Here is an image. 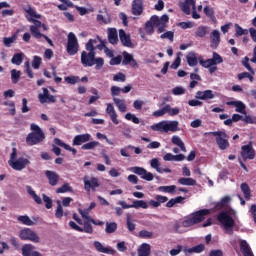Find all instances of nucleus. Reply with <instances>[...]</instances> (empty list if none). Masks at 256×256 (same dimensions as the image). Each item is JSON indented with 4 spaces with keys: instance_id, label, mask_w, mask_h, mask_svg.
Here are the masks:
<instances>
[{
    "instance_id": "39",
    "label": "nucleus",
    "mask_w": 256,
    "mask_h": 256,
    "mask_svg": "<svg viewBox=\"0 0 256 256\" xmlns=\"http://www.w3.org/2000/svg\"><path fill=\"white\" fill-rule=\"evenodd\" d=\"M132 209H149V205L145 200H133Z\"/></svg>"
},
{
    "instance_id": "27",
    "label": "nucleus",
    "mask_w": 256,
    "mask_h": 256,
    "mask_svg": "<svg viewBox=\"0 0 256 256\" xmlns=\"http://www.w3.org/2000/svg\"><path fill=\"white\" fill-rule=\"evenodd\" d=\"M183 251L185 255H191V253H203V251H205V244H198L196 246H193L192 248H184Z\"/></svg>"
},
{
    "instance_id": "45",
    "label": "nucleus",
    "mask_w": 256,
    "mask_h": 256,
    "mask_svg": "<svg viewBox=\"0 0 256 256\" xmlns=\"http://www.w3.org/2000/svg\"><path fill=\"white\" fill-rule=\"evenodd\" d=\"M175 189H177V186L175 185L158 187V191L161 193H175Z\"/></svg>"
},
{
    "instance_id": "59",
    "label": "nucleus",
    "mask_w": 256,
    "mask_h": 256,
    "mask_svg": "<svg viewBox=\"0 0 256 256\" xmlns=\"http://www.w3.org/2000/svg\"><path fill=\"white\" fill-rule=\"evenodd\" d=\"M125 119H127V121H132V123H135V125H139V123H141V121H139L137 116L135 114H131L130 112H128L125 115Z\"/></svg>"
},
{
    "instance_id": "58",
    "label": "nucleus",
    "mask_w": 256,
    "mask_h": 256,
    "mask_svg": "<svg viewBox=\"0 0 256 256\" xmlns=\"http://www.w3.org/2000/svg\"><path fill=\"white\" fill-rule=\"evenodd\" d=\"M41 63H43V59L40 56H34L32 60L33 69H39L41 67Z\"/></svg>"
},
{
    "instance_id": "19",
    "label": "nucleus",
    "mask_w": 256,
    "mask_h": 256,
    "mask_svg": "<svg viewBox=\"0 0 256 256\" xmlns=\"http://www.w3.org/2000/svg\"><path fill=\"white\" fill-rule=\"evenodd\" d=\"M210 47L211 49H217L219 47V43H221V34L219 30H213L210 34Z\"/></svg>"
},
{
    "instance_id": "30",
    "label": "nucleus",
    "mask_w": 256,
    "mask_h": 256,
    "mask_svg": "<svg viewBox=\"0 0 256 256\" xmlns=\"http://www.w3.org/2000/svg\"><path fill=\"white\" fill-rule=\"evenodd\" d=\"M186 60L189 67H196V65L199 63V58L197 59V55L194 52L188 53Z\"/></svg>"
},
{
    "instance_id": "55",
    "label": "nucleus",
    "mask_w": 256,
    "mask_h": 256,
    "mask_svg": "<svg viewBox=\"0 0 256 256\" xmlns=\"http://www.w3.org/2000/svg\"><path fill=\"white\" fill-rule=\"evenodd\" d=\"M64 81L68 83V85H76V83H79L80 79L79 76H67L64 78Z\"/></svg>"
},
{
    "instance_id": "33",
    "label": "nucleus",
    "mask_w": 256,
    "mask_h": 256,
    "mask_svg": "<svg viewBox=\"0 0 256 256\" xmlns=\"http://www.w3.org/2000/svg\"><path fill=\"white\" fill-rule=\"evenodd\" d=\"M113 102L115 103L116 107H118L120 113H126L127 104L125 103V100L114 97Z\"/></svg>"
},
{
    "instance_id": "64",
    "label": "nucleus",
    "mask_w": 256,
    "mask_h": 256,
    "mask_svg": "<svg viewBox=\"0 0 256 256\" xmlns=\"http://www.w3.org/2000/svg\"><path fill=\"white\" fill-rule=\"evenodd\" d=\"M242 121H244V123H247L249 125H255L256 117L245 114V117L242 119Z\"/></svg>"
},
{
    "instance_id": "32",
    "label": "nucleus",
    "mask_w": 256,
    "mask_h": 256,
    "mask_svg": "<svg viewBox=\"0 0 256 256\" xmlns=\"http://www.w3.org/2000/svg\"><path fill=\"white\" fill-rule=\"evenodd\" d=\"M21 251L23 256H33V253H35V247L33 244H24Z\"/></svg>"
},
{
    "instance_id": "1",
    "label": "nucleus",
    "mask_w": 256,
    "mask_h": 256,
    "mask_svg": "<svg viewBox=\"0 0 256 256\" xmlns=\"http://www.w3.org/2000/svg\"><path fill=\"white\" fill-rule=\"evenodd\" d=\"M169 23V15L164 14L160 18L157 15L151 16L150 20L145 23V31L148 35H153L155 33V28L157 27V33H165L167 29V24Z\"/></svg>"
},
{
    "instance_id": "25",
    "label": "nucleus",
    "mask_w": 256,
    "mask_h": 256,
    "mask_svg": "<svg viewBox=\"0 0 256 256\" xmlns=\"http://www.w3.org/2000/svg\"><path fill=\"white\" fill-rule=\"evenodd\" d=\"M55 145H58V147H63L66 151H70L72 155H77V149L70 147L69 144H66L65 142L61 141L59 138L54 139Z\"/></svg>"
},
{
    "instance_id": "3",
    "label": "nucleus",
    "mask_w": 256,
    "mask_h": 256,
    "mask_svg": "<svg viewBox=\"0 0 256 256\" xmlns=\"http://www.w3.org/2000/svg\"><path fill=\"white\" fill-rule=\"evenodd\" d=\"M207 215H211V210L209 209H201L194 213H192L191 217L184 220L182 222L183 227H193V225H197L198 223H202V221H205V217Z\"/></svg>"
},
{
    "instance_id": "22",
    "label": "nucleus",
    "mask_w": 256,
    "mask_h": 256,
    "mask_svg": "<svg viewBox=\"0 0 256 256\" xmlns=\"http://www.w3.org/2000/svg\"><path fill=\"white\" fill-rule=\"evenodd\" d=\"M108 41L111 45H117L119 43V34L117 33L116 28H108Z\"/></svg>"
},
{
    "instance_id": "16",
    "label": "nucleus",
    "mask_w": 256,
    "mask_h": 256,
    "mask_svg": "<svg viewBox=\"0 0 256 256\" xmlns=\"http://www.w3.org/2000/svg\"><path fill=\"white\" fill-rule=\"evenodd\" d=\"M43 93L38 95V99L40 103H57V99L55 96L49 94V90L47 88H42Z\"/></svg>"
},
{
    "instance_id": "8",
    "label": "nucleus",
    "mask_w": 256,
    "mask_h": 256,
    "mask_svg": "<svg viewBox=\"0 0 256 256\" xmlns=\"http://www.w3.org/2000/svg\"><path fill=\"white\" fill-rule=\"evenodd\" d=\"M66 51L68 55H77L79 52V40H77V36L73 32L68 34Z\"/></svg>"
},
{
    "instance_id": "15",
    "label": "nucleus",
    "mask_w": 256,
    "mask_h": 256,
    "mask_svg": "<svg viewBox=\"0 0 256 256\" xmlns=\"http://www.w3.org/2000/svg\"><path fill=\"white\" fill-rule=\"evenodd\" d=\"M84 189L85 191H95L97 187L101 186V183H99V178L91 177L88 179L87 177H84Z\"/></svg>"
},
{
    "instance_id": "17",
    "label": "nucleus",
    "mask_w": 256,
    "mask_h": 256,
    "mask_svg": "<svg viewBox=\"0 0 256 256\" xmlns=\"http://www.w3.org/2000/svg\"><path fill=\"white\" fill-rule=\"evenodd\" d=\"M144 9L145 8L143 7V0H133L132 1V7H131L132 15L139 17V16L143 15Z\"/></svg>"
},
{
    "instance_id": "47",
    "label": "nucleus",
    "mask_w": 256,
    "mask_h": 256,
    "mask_svg": "<svg viewBox=\"0 0 256 256\" xmlns=\"http://www.w3.org/2000/svg\"><path fill=\"white\" fill-rule=\"evenodd\" d=\"M117 231V222H106V233H115Z\"/></svg>"
},
{
    "instance_id": "38",
    "label": "nucleus",
    "mask_w": 256,
    "mask_h": 256,
    "mask_svg": "<svg viewBox=\"0 0 256 256\" xmlns=\"http://www.w3.org/2000/svg\"><path fill=\"white\" fill-rule=\"evenodd\" d=\"M172 143L173 145H177L183 151V153H187V148L185 147V143H183V140L179 136H173L172 137Z\"/></svg>"
},
{
    "instance_id": "44",
    "label": "nucleus",
    "mask_w": 256,
    "mask_h": 256,
    "mask_svg": "<svg viewBox=\"0 0 256 256\" xmlns=\"http://www.w3.org/2000/svg\"><path fill=\"white\" fill-rule=\"evenodd\" d=\"M72 192H73V188L71 187V185H69V183H65L61 187L56 189V193H72Z\"/></svg>"
},
{
    "instance_id": "42",
    "label": "nucleus",
    "mask_w": 256,
    "mask_h": 256,
    "mask_svg": "<svg viewBox=\"0 0 256 256\" xmlns=\"http://www.w3.org/2000/svg\"><path fill=\"white\" fill-rule=\"evenodd\" d=\"M25 13H28L30 17H33L34 19H41V14H37V11L31 7V5H28L26 8H23Z\"/></svg>"
},
{
    "instance_id": "7",
    "label": "nucleus",
    "mask_w": 256,
    "mask_h": 256,
    "mask_svg": "<svg viewBox=\"0 0 256 256\" xmlns=\"http://www.w3.org/2000/svg\"><path fill=\"white\" fill-rule=\"evenodd\" d=\"M210 135H213V137H216L215 141L218 145L219 149L221 151H225L226 149H229V135L225 131H214L210 132Z\"/></svg>"
},
{
    "instance_id": "52",
    "label": "nucleus",
    "mask_w": 256,
    "mask_h": 256,
    "mask_svg": "<svg viewBox=\"0 0 256 256\" xmlns=\"http://www.w3.org/2000/svg\"><path fill=\"white\" fill-rule=\"evenodd\" d=\"M234 27L236 30L235 37H241L242 35H247L249 33V30H244L239 24H235Z\"/></svg>"
},
{
    "instance_id": "63",
    "label": "nucleus",
    "mask_w": 256,
    "mask_h": 256,
    "mask_svg": "<svg viewBox=\"0 0 256 256\" xmlns=\"http://www.w3.org/2000/svg\"><path fill=\"white\" fill-rule=\"evenodd\" d=\"M24 67H25V73L28 75L29 79H33L34 74H33V70L31 69V64L29 63V61H26L24 63Z\"/></svg>"
},
{
    "instance_id": "43",
    "label": "nucleus",
    "mask_w": 256,
    "mask_h": 256,
    "mask_svg": "<svg viewBox=\"0 0 256 256\" xmlns=\"http://www.w3.org/2000/svg\"><path fill=\"white\" fill-rule=\"evenodd\" d=\"M18 221L23 225H27L28 227H31V225H34L33 220H31V218H29V216L27 215L18 216Z\"/></svg>"
},
{
    "instance_id": "24",
    "label": "nucleus",
    "mask_w": 256,
    "mask_h": 256,
    "mask_svg": "<svg viewBox=\"0 0 256 256\" xmlns=\"http://www.w3.org/2000/svg\"><path fill=\"white\" fill-rule=\"evenodd\" d=\"M106 113L109 115L114 125H119V120L117 119V112L115 111V107L113 106V104L111 103L107 104Z\"/></svg>"
},
{
    "instance_id": "56",
    "label": "nucleus",
    "mask_w": 256,
    "mask_h": 256,
    "mask_svg": "<svg viewBox=\"0 0 256 256\" xmlns=\"http://www.w3.org/2000/svg\"><path fill=\"white\" fill-rule=\"evenodd\" d=\"M113 81H116L118 83H125V81H127V76L124 73L119 72L114 75Z\"/></svg>"
},
{
    "instance_id": "13",
    "label": "nucleus",
    "mask_w": 256,
    "mask_h": 256,
    "mask_svg": "<svg viewBox=\"0 0 256 256\" xmlns=\"http://www.w3.org/2000/svg\"><path fill=\"white\" fill-rule=\"evenodd\" d=\"M130 171H132V173H135V175H139L141 179H144V181H153L154 179L153 173L147 172V170H145V168L143 167H131Z\"/></svg>"
},
{
    "instance_id": "26",
    "label": "nucleus",
    "mask_w": 256,
    "mask_h": 256,
    "mask_svg": "<svg viewBox=\"0 0 256 256\" xmlns=\"http://www.w3.org/2000/svg\"><path fill=\"white\" fill-rule=\"evenodd\" d=\"M240 251L244 256H254L253 251H251V246H249L246 240L240 242Z\"/></svg>"
},
{
    "instance_id": "51",
    "label": "nucleus",
    "mask_w": 256,
    "mask_h": 256,
    "mask_svg": "<svg viewBox=\"0 0 256 256\" xmlns=\"http://www.w3.org/2000/svg\"><path fill=\"white\" fill-rule=\"evenodd\" d=\"M123 60H122V65H130V63L133 61V55L129 54L128 52L124 51L123 52Z\"/></svg>"
},
{
    "instance_id": "12",
    "label": "nucleus",
    "mask_w": 256,
    "mask_h": 256,
    "mask_svg": "<svg viewBox=\"0 0 256 256\" xmlns=\"http://www.w3.org/2000/svg\"><path fill=\"white\" fill-rule=\"evenodd\" d=\"M29 163H31V162L29 161V159H27L25 157H20L14 161H8V165L12 169H14V171H23V169H25V167H27V165H29Z\"/></svg>"
},
{
    "instance_id": "49",
    "label": "nucleus",
    "mask_w": 256,
    "mask_h": 256,
    "mask_svg": "<svg viewBox=\"0 0 256 256\" xmlns=\"http://www.w3.org/2000/svg\"><path fill=\"white\" fill-rule=\"evenodd\" d=\"M64 215V211H63V205H61V202L58 200L57 201V208L55 211V217L56 219H62Z\"/></svg>"
},
{
    "instance_id": "20",
    "label": "nucleus",
    "mask_w": 256,
    "mask_h": 256,
    "mask_svg": "<svg viewBox=\"0 0 256 256\" xmlns=\"http://www.w3.org/2000/svg\"><path fill=\"white\" fill-rule=\"evenodd\" d=\"M45 175H46V178L48 179V183H49V185H51V187H55V185H57V183H59V174H57V172L51 171V170H46Z\"/></svg>"
},
{
    "instance_id": "29",
    "label": "nucleus",
    "mask_w": 256,
    "mask_h": 256,
    "mask_svg": "<svg viewBox=\"0 0 256 256\" xmlns=\"http://www.w3.org/2000/svg\"><path fill=\"white\" fill-rule=\"evenodd\" d=\"M151 255V245L148 243H142L138 248V256H149Z\"/></svg>"
},
{
    "instance_id": "21",
    "label": "nucleus",
    "mask_w": 256,
    "mask_h": 256,
    "mask_svg": "<svg viewBox=\"0 0 256 256\" xmlns=\"http://www.w3.org/2000/svg\"><path fill=\"white\" fill-rule=\"evenodd\" d=\"M91 139H92L91 134L89 133L76 135L73 139V145L74 146L83 145V143H87L91 141Z\"/></svg>"
},
{
    "instance_id": "31",
    "label": "nucleus",
    "mask_w": 256,
    "mask_h": 256,
    "mask_svg": "<svg viewBox=\"0 0 256 256\" xmlns=\"http://www.w3.org/2000/svg\"><path fill=\"white\" fill-rule=\"evenodd\" d=\"M94 247L99 253H106V255H111V253H113V250L103 246L99 241H94Z\"/></svg>"
},
{
    "instance_id": "50",
    "label": "nucleus",
    "mask_w": 256,
    "mask_h": 256,
    "mask_svg": "<svg viewBox=\"0 0 256 256\" xmlns=\"http://www.w3.org/2000/svg\"><path fill=\"white\" fill-rule=\"evenodd\" d=\"M169 111V104H166L162 109L153 112V117H163Z\"/></svg>"
},
{
    "instance_id": "36",
    "label": "nucleus",
    "mask_w": 256,
    "mask_h": 256,
    "mask_svg": "<svg viewBox=\"0 0 256 256\" xmlns=\"http://www.w3.org/2000/svg\"><path fill=\"white\" fill-rule=\"evenodd\" d=\"M178 183L179 185H186L188 187H195V185H197V180L193 179V178H179L178 179Z\"/></svg>"
},
{
    "instance_id": "28",
    "label": "nucleus",
    "mask_w": 256,
    "mask_h": 256,
    "mask_svg": "<svg viewBox=\"0 0 256 256\" xmlns=\"http://www.w3.org/2000/svg\"><path fill=\"white\" fill-rule=\"evenodd\" d=\"M99 39H89L88 42L85 45L86 51H88V54L90 57H93V53H95V45H97V42Z\"/></svg>"
},
{
    "instance_id": "46",
    "label": "nucleus",
    "mask_w": 256,
    "mask_h": 256,
    "mask_svg": "<svg viewBox=\"0 0 256 256\" xmlns=\"http://www.w3.org/2000/svg\"><path fill=\"white\" fill-rule=\"evenodd\" d=\"M236 109V113H241L242 115H247V111L245 104L242 101H237L236 105H235Z\"/></svg>"
},
{
    "instance_id": "4",
    "label": "nucleus",
    "mask_w": 256,
    "mask_h": 256,
    "mask_svg": "<svg viewBox=\"0 0 256 256\" xmlns=\"http://www.w3.org/2000/svg\"><path fill=\"white\" fill-rule=\"evenodd\" d=\"M95 55V52H93V56H90L86 51H82L81 63L84 67H93V65H96V69L99 71L105 65V60L102 57L95 58Z\"/></svg>"
},
{
    "instance_id": "61",
    "label": "nucleus",
    "mask_w": 256,
    "mask_h": 256,
    "mask_svg": "<svg viewBox=\"0 0 256 256\" xmlns=\"http://www.w3.org/2000/svg\"><path fill=\"white\" fill-rule=\"evenodd\" d=\"M42 199L44 201L46 209H51L53 207V200L46 194H42Z\"/></svg>"
},
{
    "instance_id": "60",
    "label": "nucleus",
    "mask_w": 256,
    "mask_h": 256,
    "mask_svg": "<svg viewBox=\"0 0 256 256\" xmlns=\"http://www.w3.org/2000/svg\"><path fill=\"white\" fill-rule=\"evenodd\" d=\"M175 37V33L173 31H167L160 35V39H168L171 43H173V39Z\"/></svg>"
},
{
    "instance_id": "62",
    "label": "nucleus",
    "mask_w": 256,
    "mask_h": 256,
    "mask_svg": "<svg viewBox=\"0 0 256 256\" xmlns=\"http://www.w3.org/2000/svg\"><path fill=\"white\" fill-rule=\"evenodd\" d=\"M139 237L141 239H153L154 236H153V232H149L147 230H141L139 232Z\"/></svg>"
},
{
    "instance_id": "48",
    "label": "nucleus",
    "mask_w": 256,
    "mask_h": 256,
    "mask_svg": "<svg viewBox=\"0 0 256 256\" xmlns=\"http://www.w3.org/2000/svg\"><path fill=\"white\" fill-rule=\"evenodd\" d=\"M150 165L152 169H155L157 173H163V170H161V163L159 162V159L153 158L150 162Z\"/></svg>"
},
{
    "instance_id": "23",
    "label": "nucleus",
    "mask_w": 256,
    "mask_h": 256,
    "mask_svg": "<svg viewBox=\"0 0 256 256\" xmlns=\"http://www.w3.org/2000/svg\"><path fill=\"white\" fill-rule=\"evenodd\" d=\"M195 97L201 101H207V99H215V94L212 90L197 91Z\"/></svg>"
},
{
    "instance_id": "34",
    "label": "nucleus",
    "mask_w": 256,
    "mask_h": 256,
    "mask_svg": "<svg viewBox=\"0 0 256 256\" xmlns=\"http://www.w3.org/2000/svg\"><path fill=\"white\" fill-rule=\"evenodd\" d=\"M240 189H241L246 201H249L251 199V188L249 187V184H247V182H243L240 185Z\"/></svg>"
},
{
    "instance_id": "5",
    "label": "nucleus",
    "mask_w": 256,
    "mask_h": 256,
    "mask_svg": "<svg viewBox=\"0 0 256 256\" xmlns=\"http://www.w3.org/2000/svg\"><path fill=\"white\" fill-rule=\"evenodd\" d=\"M152 131H159L160 133H169L171 131L172 133H175L176 131H179V122L178 121H161L157 124H153L151 126Z\"/></svg>"
},
{
    "instance_id": "35",
    "label": "nucleus",
    "mask_w": 256,
    "mask_h": 256,
    "mask_svg": "<svg viewBox=\"0 0 256 256\" xmlns=\"http://www.w3.org/2000/svg\"><path fill=\"white\" fill-rule=\"evenodd\" d=\"M207 35H209V27L199 26L198 28H196L195 37H200V39H203V37Z\"/></svg>"
},
{
    "instance_id": "2",
    "label": "nucleus",
    "mask_w": 256,
    "mask_h": 256,
    "mask_svg": "<svg viewBox=\"0 0 256 256\" xmlns=\"http://www.w3.org/2000/svg\"><path fill=\"white\" fill-rule=\"evenodd\" d=\"M30 132L26 137V144L29 147H33V145H39V143H43L45 141V132L39 127V125L32 123L30 125Z\"/></svg>"
},
{
    "instance_id": "6",
    "label": "nucleus",
    "mask_w": 256,
    "mask_h": 256,
    "mask_svg": "<svg viewBox=\"0 0 256 256\" xmlns=\"http://www.w3.org/2000/svg\"><path fill=\"white\" fill-rule=\"evenodd\" d=\"M217 219L221 225H223L225 231H230V233H233V227H235V219L231 217V214H229V211H221L217 215Z\"/></svg>"
},
{
    "instance_id": "54",
    "label": "nucleus",
    "mask_w": 256,
    "mask_h": 256,
    "mask_svg": "<svg viewBox=\"0 0 256 256\" xmlns=\"http://www.w3.org/2000/svg\"><path fill=\"white\" fill-rule=\"evenodd\" d=\"M20 78H21V71H17L16 69L11 70L12 83H19Z\"/></svg>"
},
{
    "instance_id": "53",
    "label": "nucleus",
    "mask_w": 256,
    "mask_h": 256,
    "mask_svg": "<svg viewBox=\"0 0 256 256\" xmlns=\"http://www.w3.org/2000/svg\"><path fill=\"white\" fill-rule=\"evenodd\" d=\"M91 223L90 220L84 221V228H82L83 233H88L89 235L93 234V226H91Z\"/></svg>"
},
{
    "instance_id": "18",
    "label": "nucleus",
    "mask_w": 256,
    "mask_h": 256,
    "mask_svg": "<svg viewBox=\"0 0 256 256\" xmlns=\"http://www.w3.org/2000/svg\"><path fill=\"white\" fill-rule=\"evenodd\" d=\"M119 39L124 47H133V42L131 41V35L127 34L125 30H119Z\"/></svg>"
},
{
    "instance_id": "40",
    "label": "nucleus",
    "mask_w": 256,
    "mask_h": 256,
    "mask_svg": "<svg viewBox=\"0 0 256 256\" xmlns=\"http://www.w3.org/2000/svg\"><path fill=\"white\" fill-rule=\"evenodd\" d=\"M26 189L27 193L34 199L37 205H41L43 203V200L39 197V195H37V193H35L31 186H27Z\"/></svg>"
},
{
    "instance_id": "9",
    "label": "nucleus",
    "mask_w": 256,
    "mask_h": 256,
    "mask_svg": "<svg viewBox=\"0 0 256 256\" xmlns=\"http://www.w3.org/2000/svg\"><path fill=\"white\" fill-rule=\"evenodd\" d=\"M19 238L21 241H31L32 243H41V238L35 231L30 228H24L19 232Z\"/></svg>"
},
{
    "instance_id": "11",
    "label": "nucleus",
    "mask_w": 256,
    "mask_h": 256,
    "mask_svg": "<svg viewBox=\"0 0 256 256\" xmlns=\"http://www.w3.org/2000/svg\"><path fill=\"white\" fill-rule=\"evenodd\" d=\"M199 63L202 67H211L212 65H221L223 63V57L217 52H213L212 58L203 60V57H199Z\"/></svg>"
},
{
    "instance_id": "57",
    "label": "nucleus",
    "mask_w": 256,
    "mask_h": 256,
    "mask_svg": "<svg viewBox=\"0 0 256 256\" xmlns=\"http://www.w3.org/2000/svg\"><path fill=\"white\" fill-rule=\"evenodd\" d=\"M17 41V35H12L11 37H4L3 43L6 47H11V43H15Z\"/></svg>"
},
{
    "instance_id": "37",
    "label": "nucleus",
    "mask_w": 256,
    "mask_h": 256,
    "mask_svg": "<svg viewBox=\"0 0 256 256\" xmlns=\"http://www.w3.org/2000/svg\"><path fill=\"white\" fill-rule=\"evenodd\" d=\"M25 59V53H15L11 59V63L13 65H21L23 63V60Z\"/></svg>"
},
{
    "instance_id": "10",
    "label": "nucleus",
    "mask_w": 256,
    "mask_h": 256,
    "mask_svg": "<svg viewBox=\"0 0 256 256\" xmlns=\"http://www.w3.org/2000/svg\"><path fill=\"white\" fill-rule=\"evenodd\" d=\"M26 18L28 19V21L30 23H33L34 25L30 26V33L32 35V37H34V39H41V37H45V34L41 33V31L39 29H41L43 23H41V21L37 20V19H33V18H29L26 16Z\"/></svg>"
},
{
    "instance_id": "41",
    "label": "nucleus",
    "mask_w": 256,
    "mask_h": 256,
    "mask_svg": "<svg viewBox=\"0 0 256 256\" xmlns=\"http://www.w3.org/2000/svg\"><path fill=\"white\" fill-rule=\"evenodd\" d=\"M100 143L98 141L88 142L81 146L82 151H91V149H95V147H99Z\"/></svg>"
},
{
    "instance_id": "14",
    "label": "nucleus",
    "mask_w": 256,
    "mask_h": 256,
    "mask_svg": "<svg viewBox=\"0 0 256 256\" xmlns=\"http://www.w3.org/2000/svg\"><path fill=\"white\" fill-rule=\"evenodd\" d=\"M241 150V157L244 161H247V159H255V149H253V144H251V142L247 145H243Z\"/></svg>"
}]
</instances>
